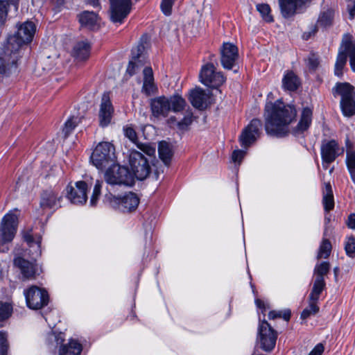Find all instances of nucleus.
<instances>
[{"label":"nucleus","instance_id":"obj_48","mask_svg":"<svg viewBox=\"0 0 355 355\" xmlns=\"http://www.w3.org/2000/svg\"><path fill=\"white\" fill-rule=\"evenodd\" d=\"M8 17V3L0 0V26L3 25Z\"/></svg>","mask_w":355,"mask_h":355},{"label":"nucleus","instance_id":"obj_25","mask_svg":"<svg viewBox=\"0 0 355 355\" xmlns=\"http://www.w3.org/2000/svg\"><path fill=\"white\" fill-rule=\"evenodd\" d=\"M144 83L141 91L146 96H150L156 92L157 87L154 83L153 72L151 67H145L143 71Z\"/></svg>","mask_w":355,"mask_h":355},{"label":"nucleus","instance_id":"obj_23","mask_svg":"<svg viewBox=\"0 0 355 355\" xmlns=\"http://www.w3.org/2000/svg\"><path fill=\"white\" fill-rule=\"evenodd\" d=\"M14 264L20 270L24 279H30L35 277L36 268L33 263L19 257L14 259Z\"/></svg>","mask_w":355,"mask_h":355},{"label":"nucleus","instance_id":"obj_60","mask_svg":"<svg viewBox=\"0 0 355 355\" xmlns=\"http://www.w3.org/2000/svg\"><path fill=\"white\" fill-rule=\"evenodd\" d=\"M255 303H256V305L259 308V309H264L265 308V304H264V302L260 300V299H257L255 300Z\"/></svg>","mask_w":355,"mask_h":355},{"label":"nucleus","instance_id":"obj_15","mask_svg":"<svg viewBox=\"0 0 355 355\" xmlns=\"http://www.w3.org/2000/svg\"><path fill=\"white\" fill-rule=\"evenodd\" d=\"M17 31L11 40L17 43L18 48L32 42L36 31V26L33 21H26L17 25Z\"/></svg>","mask_w":355,"mask_h":355},{"label":"nucleus","instance_id":"obj_24","mask_svg":"<svg viewBox=\"0 0 355 355\" xmlns=\"http://www.w3.org/2000/svg\"><path fill=\"white\" fill-rule=\"evenodd\" d=\"M79 22L81 26L89 30H95L99 28L98 17L93 11H83L78 15Z\"/></svg>","mask_w":355,"mask_h":355},{"label":"nucleus","instance_id":"obj_64","mask_svg":"<svg viewBox=\"0 0 355 355\" xmlns=\"http://www.w3.org/2000/svg\"><path fill=\"white\" fill-rule=\"evenodd\" d=\"M176 121L175 118L174 116H172L169 119H168V123H173V122H175Z\"/></svg>","mask_w":355,"mask_h":355},{"label":"nucleus","instance_id":"obj_33","mask_svg":"<svg viewBox=\"0 0 355 355\" xmlns=\"http://www.w3.org/2000/svg\"><path fill=\"white\" fill-rule=\"evenodd\" d=\"M323 205L325 211H329L334 207V196L330 183H325L323 191Z\"/></svg>","mask_w":355,"mask_h":355},{"label":"nucleus","instance_id":"obj_19","mask_svg":"<svg viewBox=\"0 0 355 355\" xmlns=\"http://www.w3.org/2000/svg\"><path fill=\"white\" fill-rule=\"evenodd\" d=\"M114 107L110 101V94L104 93L101 97L98 112L99 125L101 127L107 126L112 121Z\"/></svg>","mask_w":355,"mask_h":355},{"label":"nucleus","instance_id":"obj_40","mask_svg":"<svg viewBox=\"0 0 355 355\" xmlns=\"http://www.w3.org/2000/svg\"><path fill=\"white\" fill-rule=\"evenodd\" d=\"M330 270V264L327 261H323L315 266L314 269V274L316 275L315 277L324 278V277L328 274Z\"/></svg>","mask_w":355,"mask_h":355},{"label":"nucleus","instance_id":"obj_54","mask_svg":"<svg viewBox=\"0 0 355 355\" xmlns=\"http://www.w3.org/2000/svg\"><path fill=\"white\" fill-rule=\"evenodd\" d=\"M347 9L349 12V19L353 20L355 17V0L347 4Z\"/></svg>","mask_w":355,"mask_h":355},{"label":"nucleus","instance_id":"obj_59","mask_svg":"<svg viewBox=\"0 0 355 355\" xmlns=\"http://www.w3.org/2000/svg\"><path fill=\"white\" fill-rule=\"evenodd\" d=\"M291 311L289 310L284 311L283 313L282 312V318L286 321H288L291 318Z\"/></svg>","mask_w":355,"mask_h":355},{"label":"nucleus","instance_id":"obj_39","mask_svg":"<svg viewBox=\"0 0 355 355\" xmlns=\"http://www.w3.org/2000/svg\"><path fill=\"white\" fill-rule=\"evenodd\" d=\"M317 300H309V305L304 309L301 313V318L305 320L311 315H315L319 311V307L317 305Z\"/></svg>","mask_w":355,"mask_h":355},{"label":"nucleus","instance_id":"obj_51","mask_svg":"<svg viewBox=\"0 0 355 355\" xmlns=\"http://www.w3.org/2000/svg\"><path fill=\"white\" fill-rule=\"evenodd\" d=\"M137 146L144 153L150 156L154 155L155 152V148L151 147L148 144L138 143L137 144Z\"/></svg>","mask_w":355,"mask_h":355},{"label":"nucleus","instance_id":"obj_31","mask_svg":"<svg viewBox=\"0 0 355 355\" xmlns=\"http://www.w3.org/2000/svg\"><path fill=\"white\" fill-rule=\"evenodd\" d=\"M158 153L159 158L164 164L168 166L173 157L171 145L165 141H160L158 146Z\"/></svg>","mask_w":355,"mask_h":355},{"label":"nucleus","instance_id":"obj_42","mask_svg":"<svg viewBox=\"0 0 355 355\" xmlns=\"http://www.w3.org/2000/svg\"><path fill=\"white\" fill-rule=\"evenodd\" d=\"M103 181L96 180L94 187L93 192L90 199V205L94 207L96 205L99 196H101Z\"/></svg>","mask_w":355,"mask_h":355},{"label":"nucleus","instance_id":"obj_46","mask_svg":"<svg viewBox=\"0 0 355 355\" xmlns=\"http://www.w3.org/2000/svg\"><path fill=\"white\" fill-rule=\"evenodd\" d=\"M345 250L346 254L349 257H354L355 256V238L354 236H349L347 238L345 245Z\"/></svg>","mask_w":355,"mask_h":355},{"label":"nucleus","instance_id":"obj_16","mask_svg":"<svg viewBox=\"0 0 355 355\" xmlns=\"http://www.w3.org/2000/svg\"><path fill=\"white\" fill-rule=\"evenodd\" d=\"M62 196L52 189L43 191L40 195V207L41 214H44L46 210H56L60 207Z\"/></svg>","mask_w":355,"mask_h":355},{"label":"nucleus","instance_id":"obj_12","mask_svg":"<svg viewBox=\"0 0 355 355\" xmlns=\"http://www.w3.org/2000/svg\"><path fill=\"white\" fill-rule=\"evenodd\" d=\"M277 338V331L267 321H262L258 328V340L261 348L266 352H270L275 346Z\"/></svg>","mask_w":355,"mask_h":355},{"label":"nucleus","instance_id":"obj_50","mask_svg":"<svg viewBox=\"0 0 355 355\" xmlns=\"http://www.w3.org/2000/svg\"><path fill=\"white\" fill-rule=\"evenodd\" d=\"M124 133L126 137H128L132 142L135 144H138L137 142V136L136 131L132 127H125L124 128Z\"/></svg>","mask_w":355,"mask_h":355},{"label":"nucleus","instance_id":"obj_44","mask_svg":"<svg viewBox=\"0 0 355 355\" xmlns=\"http://www.w3.org/2000/svg\"><path fill=\"white\" fill-rule=\"evenodd\" d=\"M12 308L9 303L0 302V322L7 320L12 313Z\"/></svg>","mask_w":355,"mask_h":355},{"label":"nucleus","instance_id":"obj_4","mask_svg":"<svg viewBox=\"0 0 355 355\" xmlns=\"http://www.w3.org/2000/svg\"><path fill=\"white\" fill-rule=\"evenodd\" d=\"M90 159L93 165L100 170L115 163L116 157L114 145L107 141L100 142L93 150Z\"/></svg>","mask_w":355,"mask_h":355},{"label":"nucleus","instance_id":"obj_9","mask_svg":"<svg viewBox=\"0 0 355 355\" xmlns=\"http://www.w3.org/2000/svg\"><path fill=\"white\" fill-rule=\"evenodd\" d=\"M129 162L133 177L139 180H145L150 173V166L147 158L137 150H132L129 156Z\"/></svg>","mask_w":355,"mask_h":355},{"label":"nucleus","instance_id":"obj_20","mask_svg":"<svg viewBox=\"0 0 355 355\" xmlns=\"http://www.w3.org/2000/svg\"><path fill=\"white\" fill-rule=\"evenodd\" d=\"M19 58L17 50L13 51L8 48L7 51L0 56V74L8 75L13 69H15Z\"/></svg>","mask_w":355,"mask_h":355},{"label":"nucleus","instance_id":"obj_14","mask_svg":"<svg viewBox=\"0 0 355 355\" xmlns=\"http://www.w3.org/2000/svg\"><path fill=\"white\" fill-rule=\"evenodd\" d=\"M110 19L114 23H122L130 12L131 0H110Z\"/></svg>","mask_w":355,"mask_h":355},{"label":"nucleus","instance_id":"obj_52","mask_svg":"<svg viewBox=\"0 0 355 355\" xmlns=\"http://www.w3.org/2000/svg\"><path fill=\"white\" fill-rule=\"evenodd\" d=\"M245 153L242 150H235L232 155V159L234 162H241L244 157Z\"/></svg>","mask_w":355,"mask_h":355},{"label":"nucleus","instance_id":"obj_29","mask_svg":"<svg viewBox=\"0 0 355 355\" xmlns=\"http://www.w3.org/2000/svg\"><path fill=\"white\" fill-rule=\"evenodd\" d=\"M144 49V46L143 44H139L137 46L136 50L132 51V59L129 62L128 66L127 67V73L130 76H132L136 73V68H138L139 66L141 65L140 64L141 61L139 60L143 51Z\"/></svg>","mask_w":355,"mask_h":355},{"label":"nucleus","instance_id":"obj_8","mask_svg":"<svg viewBox=\"0 0 355 355\" xmlns=\"http://www.w3.org/2000/svg\"><path fill=\"white\" fill-rule=\"evenodd\" d=\"M222 72L218 71L213 63L208 62L202 66L199 73V80L204 85L216 89L225 82Z\"/></svg>","mask_w":355,"mask_h":355},{"label":"nucleus","instance_id":"obj_5","mask_svg":"<svg viewBox=\"0 0 355 355\" xmlns=\"http://www.w3.org/2000/svg\"><path fill=\"white\" fill-rule=\"evenodd\" d=\"M18 217L12 211L6 214L1 220L0 230V251L6 252L8 250L6 245L8 243L12 241L17 228Z\"/></svg>","mask_w":355,"mask_h":355},{"label":"nucleus","instance_id":"obj_36","mask_svg":"<svg viewBox=\"0 0 355 355\" xmlns=\"http://www.w3.org/2000/svg\"><path fill=\"white\" fill-rule=\"evenodd\" d=\"M340 106L343 114L345 116H351L355 114V101L354 96L341 99Z\"/></svg>","mask_w":355,"mask_h":355},{"label":"nucleus","instance_id":"obj_53","mask_svg":"<svg viewBox=\"0 0 355 355\" xmlns=\"http://www.w3.org/2000/svg\"><path fill=\"white\" fill-rule=\"evenodd\" d=\"M318 32V27L316 25H311L309 31H306L302 35V38L304 40H308Z\"/></svg>","mask_w":355,"mask_h":355},{"label":"nucleus","instance_id":"obj_55","mask_svg":"<svg viewBox=\"0 0 355 355\" xmlns=\"http://www.w3.org/2000/svg\"><path fill=\"white\" fill-rule=\"evenodd\" d=\"M324 349V345L322 343H318L309 354V355H322Z\"/></svg>","mask_w":355,"mask_h":355},{"label":"nucleus","instance_id":"obj_41","mask_svg":"<svg viewBox=\"0 0 355 355\" xmlns=\"http://www.w3.org/2000/svg\"><path fill=\"white\" fill-rule=\"evenodd\" d=\"M257 9L260 12L261 17L266 21H273V17L270 15L271 10L269 5L266 3L258 4L257 6Z\"/></svg>","mask_w":355,"mask_h":355},{"label":"nucleus","instance_id":"obj_38","mask_svg":"<svg viewBox=\"0 0 355 355\" xmlns=\"http://www.w3.org/2000/svg\"><path fill=\"white\" fill-rule=\"evenodd\" d=\"M80 119L78 117L72 116L69 118L64 123L62 132L64 134V137L67 138L74 128L77 126Z\"/></svg>","mask_w":355,"mask_h":355},{"label":"nucleus","instance_id":"obj_37","mask_svg":"<svg viewBox=\"0 0 355 355\" xmlns=\"http://www.w3.org/2000/svg\"><path fill=\"white\" fill-rule=\"evenodd\" d=\"M331 244L329 239H323L320 245L319 251L317 255V259L322 258L327 259L329 257L331 251Z\"/></svg>","mask_w":355,"mask_h":355},{"label":"nucleus","instance_id":"obj_49","mask_svg":"<svg viewBox=\"0 0 355 355\" xmlns=\"http://www.w3.org/2000/svg\"><path fill=\"white\" fill-rule=\"evenodd\" d=\"M319 58L315 53H310L307 59V65L311 70H315L319 66Z\"/></svg>","mask_w":355,"mask_h":355},{"label":"nucleus","instance_id":"obj_47","mask_svg":"<svg viewBox=\"0 0 355 355\" xmlns=\"http://www.w3.org/2000/svg\"><path fill=\"white\" fill-rule=\"evenodd\" d=\"M332 13L331 11L323 12L319 17L318 23L320 26H327L331 24Z\"/></svg>","mask_w":355,"mask_h":355},{"label":"nucleus","instance_id":"obj_18","mask_svg":"<svg viewBox=\"0 0 355 355\" xmlns=\"http://www.w3.org/2000/svg\"><path fill=\"white\" fill-rule=\"evenodd\" d=\"M239 58V50L236 46L230 42L223 43L220 49V62L223 68L230 70Z\"/></svg>","mask_w":355,"mask_h":355},{"label":"nucleus","instance_id":"obj_13","mask_svg":"<svg viewBox=\"0 0 355 355\" xmlns=\"http://www.w3.org/2000/svg\"><path fill=\"white\" fill-rule=\"evenodd\" d=\"M262 128L261 121L258 119H252L248 125L243 129L239 137L242 147L247 148L256 141L260 136Z\"/></svg>","mask_w":355,"mask_h":355},{"label":"nucleus","instance_id":"obj_30","mask_svg":"<svg viewBox=\"0 0 355 355\" xmlns=\"http://www.w3.org/2000/svg\"><path fill=\"white\" fill-rule=\"evenodd\" d=\"M82 345L75 340H70L62 345L59 349V355H80L82 352Z\"/></svg>","mask_w":355,"mask_h":355},{"label":"nucleus","instance_id":"obj_56","mask_svg":"<svg viewBox=\"0 0 355 355\" xmlns=\"http://www.w3.org/2000/svg\"><path fill=\"white\" fill-rule=\"evenodd\" d=\"M24 240L31 245L32 243L35 242L34 237L31 232H26L24 234L23 236Z\"/></svg>","mask_w":355,"mask_h":355},{"label":"nucleus","instance_id":"obj_28","mask_svg":"<svg viewBox=\"0 0 355 355\" xmlns=\"http://www.w3.org/2000/svg\"><path fill=\"white\" fill-rule=\"evenodd\" d=\"M91 46L87 41L78 42L73 47V55L78 60H85L90 55Z\"/></svg>","mask_w":355,"mask_h":355},{"label":"nucleus","instance_id":"obj_26","mask_svg":"<svg viewBox=\"0 0 355 355\" xmlns=\"http://www.w3.org/2000/svg\"><path fill=\"white\" fill-rule=\"evenodd\" d=\"M313 111L311 108L306 107L302 110V115L297 126L293 129L294 135H299L307 130L312 121Z\"/></svg>","mask_w":355,"mask_h":355},{"label":"nucleus","instance_id":"obj_17","mask_svg":"<svg viewBox=\"0 0 355 355\" xmlns=\"http://www.w3.org/2000/svg\"><path fill=\"white\" fill-rule=\"evenodd\" d=\"M87 184L84 181L76 182L75 187L67 186V197L75 205H83L87 200Z\"/></svg>","mask_w":355,"mask_h":355},{"label":"nucleus","instance_id":"obj_35","mask_svg":"<svg viewBox=\"0 0 355 355\" xmlns=\"http://www.w3.org/2000/svg\"><path fill=\"white\" fill-rule=\"evenodd\" d=\"M346 164L350 177L355 184V150L349 149L346 153Z\"/></svg>","mask_w":355,"mask_h":355},{"label":"nucleus","instance_id":"obj_6","mask_svg":"<svg viewBox=\"0 0 355 355\" xmlns=\"http://www.w3.org/2000/svg\"><path fill=\"white\" fill-rule=\"evenodd\" d=\"M342 47L344 50L340 51L335 64V75L341 76L343 69L347 62V54L349 56L350 65L353 71H355V43L352 41L349 35H345L342 41Z\"/></svg>","mask_w":355,"mask_h":355},{"label":"nucleus","instance_id":"obj_45","mask_svg":"<svg viewBox=\"0 0 355 355\" xmlns=\"http://www.w3.org/2000/svg\"><path fill=\"white\" fill-rule=\"evenodd\" d=\"M193 122V114L188 112L184 118L177 122V127L180 130H187Z\"/></svg>","mask_w":355,"mask_h":355},{"label":"nucleus","instance_id":"obj_61","mask_svg":"<svg viewBox=\"0 0 355 355\" xmlns=\"http://www.w3.org/2000/svg\"><path fill=\"white\" fill-rule=\"evenodd\" d=\"M6 3H8V6L9 3L14 5L15 6H17L19 0H3Z\"/></svg>","mask_w":355,"mask_h":355},{"label":"nucleus","instance_id":"obj_10","mask_svg":"<svg viewBox=\"0 0 355 355\" xmlns=\"http://www.w3.org/2000/svg\"><path fill=\"white\" fill-rule=\"evenodd\" d=\"M26 304L28 308L33 310L41 309L46 306L49 302V295L48 292L36 286H32L28 289L24 290Z\"/></svg>","mask_w":355,"mask_h":355},{"label":"nucleus","instance_id":"obj_3","mask_svg":"<svg viewBox=\"0 0 355 355\" xmlns=\"http://www.w3.org/2000/svg\"><path fill=\"white\" fill-rule=\"evenodd\" d=\"M103 201L105 205L122 212L134 211L139 204L137 195L130 191L123 196H114L108 192L104 196Z\"/></svg>","mask_w":355,"mask_h":355},{"label":"nucleus","instance_id":"obj_1","mask_svg":"<svg viewBox=\"0 0 355 355\" xmlns=\"http://www.w3.org/2000/svg\"><path fill=\"white\" fill-rule=\"evenodd\" d=\"M297 111L294 106L281 101L269 102L265 106V129L268 135L277 137L287 135L288 125L295 119Z\"/></svg>","mask_w":355,"mask_h":355},{"label":"nucleus","instance_id":"obj_62","mask_svg":"<svg viewBox=\"0 0 355 355\" xmlns=\"http://www.w3.org/2000/svg\"><path fill=\"white\" fill-rule=\"evenodd\" d=\"M90 4L92 5L94 7L96 8L99 6V1L98 0H91Z\"/></svg>","mask_w":355,"mask_h":355},{"label":"nucleus","instance_id":"obj_63","mask_svg":"<svg viewBox=\"0 0 355 355\" xmlns=\"http://www.w3.org/2000/svg\"><path fill=\"white\" fill-rule=\"evenodd\" d=\"M56 340L58 344L62 343L64 341V338H62L61 337V334H60L58 336H56Z\"/></svg>","mask_w":355,"mask_h":355},{"label":"nucleus","instance_id":"obj_34","mask_svg":"<svg viewBox=\"0 0 355 355\" xmlns=\"http://www.w3.org/2000/svg\"><path fill=\"white\" fill-rule=\"evenodd\" d=\"M324 278L315 277L311 292L309 296V300H318L320 295L325 288Z\"/></svg>","mask_w":355,"mask_h":355},{"label":"nucleus","instance_id":"obj_43","mask_svg":"<svg viewBox=\"0 0 355 355\" xmlns=\"http://www.w3.org/2000/svg\"><path fill=\"white\" fill-rule=\"evenodd\" d=\"M8 333L0 331V355H8L9 343Z\"/></svg>","mask_w":355,"mask_h":355},{"label":"nucleus","instance_id":"obj_32","mask_svg":"<svg viewBox=\"0 0 355 355\" xmlns=\"http://www.w3.org/2000/svg\"><path fill=\"white\" fill-rule=\"evenodd\" d=\"M336 92L341 96V99L354 96L355 88L348 83H338L335 87Z\"/></svg>","mask_w":355,"mask_h":355},{"label":"nucleus","instance_id":"obj_22","mask_svg":"<svg viewBox=\"0 0 355 355\" xmlns=\"http://www.w3.org/2000/svg\"><path fill=\"white\" fill-rule=\"evenodd\" d=\"M210 95L202 88L191 91L189 101L191 105L200 110H205L210 104Z\"/></svg>","mask_w":355,"mask_h":355},{"label":"nucleus","instance_id":"obj_7","mask_svg":"<svg viewBox=\"0 0 355 355\" xmlns=\"http://www.w3.org/2000/svg\"><path fill=\"white\" fill-rule=\"evenodd\" d=\"M105 180L107 184L112 185L132 186L135 182L133 175L127 167L115 164V163L111 164L106 171Z\"/></svg>","mask_w":355,"mask_h":355},{"label":"nucleus","instance_id":"obj_57","mask_svg":"<svg viewBox=\"0 0 355 355\" xmlns=\"http://www.w3.org/2000/svg\"><path fill=\"white\" fill-rule=\"evenodd\" d=\"M347 225L350 229H355V214H351L348 216V219L347 221Z\"/></svg>","mask_w":355,"mask_h":355},{"label":"nucleus","instance_id":"obj_2","mask_svg":"<svg viewBox=\"0 0 355 355\" xmlns=\"http://www.w3.org/2000/svg\"><path fill=\"white\" fill-rule=\"evenodd\" d=\"M150 105L152 115L159 119L166 117L171 110L174 112L182 111L185 107L186 101L178 94L169 98L161 96L151 99Z\"/></svg>","mask_w":355,"mask_h":355},{"label":"nucleus","instance_id":"obj_27","mask_svg":"<svg viewBox=\"0 0 355 355\" xmlns=\"http://www.w3.org/2000/svg\"><path fill=\"white\" fill-rule=\"evenodd\" d=\"M301 83L297 76L292 71H287L282 79V86L285 90L296 91Z\"/></svg>","mask_w":355,"mask_h":355},{"label":"nucleus","instance_id":"obj_21","mask_svg":"<svg viewBox=\"0 0 355 355\" xmlns=\"http://www.w3.org/2000/svg\"><path fill=\"white\" fill-rule=\"evenodd\" d=\"M306 0H278L281 13L284 18L293 17L297 12H301Z\"/></svg>","mask_w":355,"mask_h":355},{"label":"nucleus","instance_id":"obj_11","mask_svg":"<svg viewBox=\"0 0 355 355\" xmlns=\"http://www.w3.org/2000/svg\"><path fill=\"white\" fill-rule=\"evenodd\" d=\"M343 152V149H340L335 139L322 141L320 146L322 168L324 170L328 169L330 164L334 162Z\"/></svg>","mask_w":355,"mask_h":355},{"label":"nucleus","instance_id":"obj_58","mask_svg":"<svg viewBox=\"0 0 355 355\" xmlns=\"http://www.w3.org/2000/svg\"><path fill=\"white\" fill-rule=\"evenodd\" d=\"M282 318V311H271L268 313V318L270 320H274L275 318Z\"/></svg>","mask_w":355,"mask_h":355}]
</instances>
